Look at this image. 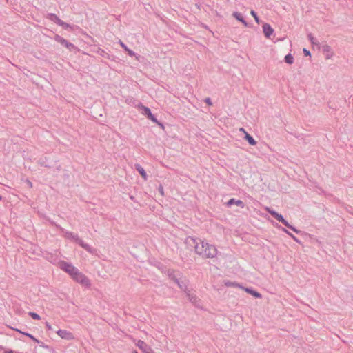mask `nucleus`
<instances>
[{
	"mask_svg": "<svg viewBox=\"0 0 353 353\" xmlns=\"http://www.w3.org/2000/svg\"><path fill=\"white\" fill-rule=\"evenodd\" d=\"M185 243L188 247L194 248L195 252L204 258H214L217 255L216 247L201 239L188 236Z\"/></svg>",
	"mask_w": 353,
	"mask_h": 353,
	"instance_id": "f257e3e1",
	"label": "nucleus"
},
{
	"mask_svg": "<svg viewBox=\"0 0 353 353\" xmlns=\"http://www.w3.org/2000/svg\"><path fill=\"white\" fill-rule=\"evenodd\" d=\"M57 228H59L61 232L63 234L65 238L68 239L72 240L78 243L81 248L85 249L90 253L93 252L92 248L87 243H85L81 239H80L77 234L73 233L72 232L66 231L64 228H61L59 225H57Z\"/></svg>",
	"mask_w": 353,
	"mask_h": 353,
	"instance_id": "f03ea898",
	"label": "nucleus"
},
{
	"mask_svg": "<svg viewBox=\"0 0 353 353\" xmlns=\"http://www.w3.org/2000/svg\"><path fill=\"white\" fill-rule=\"evenodd\" d=\"M142 110V114L145 115L148 119L151 120L152 122L157 123L158 125L161 127H163V125L162 123L159 122L156 117L152 113L150 109L146 106H144L143 105H141L140 107Z\"/></svg>",
	"mask_w": 353,
	"mask_h": 353,
	"instance_id": "7ed1b4c3",
	"label": "nucleus"
},
{
	"mask_svg": "<svg viewBox=\"0 0 353 353\" xmlns=\"http://www.w3.org/2000/svg\"><path fill=\"white\" fill-rule=\"evenodd\" d=\"M60 268L68 273L71 276L74 275L75 273L79 270L77 268L65 261H61L59 263Z\"/></svg>",
	"mask_w": 353,
	"mask_h": 353,
	"instance_id": "20e7f679",
	"label": "nucleus"
},
{
	"mask_svg": "<svg viewBox=\"0 0 353 353\" xmlns=\"http://www.w3.org/2000/svg\"><path fill=\"white\" fill-rule=\"evenodd\" d=\"M72 278L83 285H90V283L88 277H86L82 272H79V270H78L74 275L72 276Z\"/></svg>",
	"mask_w": 353,
	"mask_h": 353,
	"instance_id": "39448f33",
	"label": "nucleus"
},
{
	"mask_svg": "<svg viewBox=\"0 0 353 353\" xmlns=\"http://www.w3.org/2000/svg\"><path fill=\"white\" fill-rule=\"evenodd\" d=\"M167 274L168 277L175 283H176L180 279L183 278L181 274L179 272H176L174 270H168L167 271Z\"/></svg>",
	"mask_w": 353,
	"mask_h": 353,
	"instance_id": "423d86ee",
	"label": "nucleus"
},
{
	"mask_svg": "<svg viewBox=\"0 0 353 353\" xmlns=\"http://www.w3.org/2000/svg\"><path fill=\"white\" fill-rule=\"evenodd\" d=\"M54 40L68 49H71L74 47V46L72 43L68 41L66 39H65L64 38L58 34L55 35Z\"/></svg>",
	"mask_w": 353,
	"mask_h": 353,
	"instance_id": "0eeeda50",
	"label": "nucleus"
},
{
	"mask_svg": "<svg viewBox=\"0 0 353 353\" xmlns=\"http://www.w3.org/2000/svg\"><path fill=\"white\" fill-rule=\"evenodd\" d=\"M136 345L144 353H154V351L143 341L139 340Z\"/></svg>",
	"mask_w": 353,
	"mask_h": 353,
	"instance_id": "6e6552de",
	"label": "nucleus"
},
{
	"mask_svg": "<svg viewBox=\"0 0 353 353\" xmlns=\"http://www.w3.org/2000/svg\"><path fill=\"white\" fill-rule=\"evenodd\" d=\"M263 32L266 38L270 39L274 33V29L269 23H265L263 25Z\"/></svg>",
	"mask_w": 353,
	"mask_h": 353,
	"instance_id": "1a4fd4ad",
	"label": "nucleus"
},
{
	"mask_svg": "<svg viewBox=\"0 0 353 353\" xmlns=\"http://www.w3.org/2000/svg\"><path fill=\"white\" fill-rule=\"evenodd\" d=\"M185 293H186V296L188 297V300L192 303H193L195 306L199 307V301H198L196 296L194 295V294L190 293V291H188Z\"/></svg>",
	"mask_w": 353,
	"mask_h": 353,
	"instance_id": "9d476101",
	"label": "nucleus"
},
{
	"mask_svg": "<svg viewBox=\"0 0 353 353\" xmlns=\"http://www.w3.org/2000/svg\"><path fill=\"white\" fill-rule=\"evenodd\" d=\"M57 334L62 339H72V333L65 330H59Z\"/></svg>",
	"mask_w": 353,
	"mask_h": 353,
	"instance_id": "9b49d317",
	"label": "nucleus"
},
{
	"mask_svg": "<svg viewBox=\"0 0 353 353\" xmlns=\"http://www.w3.org/2000/svg\"><path fill=\"white\" fill-rule=\"evenodd\" d=\"M134 168L145 180H147L148 175L146 174V172L140 164L136 163L134 165Z\"/></svg>",
	"mask_w": 353,
	"mask_h": 353,
	"instance_id": "f8f14e48",
	"label": "nucleus"
},
{
	"mask_svg": "<svg viewBox=\"0 0 353 353\" xmlns=\"http://www.w3.org/2000/svg\"><path fill=\"white\" fill-rule=\"evenodd\" d=\"M232 16L239 21L241 22L244 26L245 27H248L249 25L248 23L246 22V21L244 19L243 17L242 16V14L238 12H234L232 13Z\"/></svg>",
	"mask_w": 353,
	"mask_h": 353,
	"instance_id": "ddd939ff",
	"label": "nucleus"
},
{
	"mask_svg": "<svg viewBox=\"0 0 353 353\" xmlns=\"http://www.w3.org/2000/svg\"><path fill=\"white\" fill-rule=\"evenodd\" d=\"M236 205L238 206H240L241 208H243L244 206H245V204L244 203L241 201V200H236L235 199L232 198V199H230L228 202H227V206L228 207H230L231 205Z\"/></svg>",
	"mask_w": 353,
	"mask_h": 353,
	"instance_id": "4468645a",
	"label": "nucleus"
},
{
	"mask_svg": "<svg viewBox=\"0 0 353 353\" xmlns=\"http://www.w3.org/2000/svg\"><path fill=\"white\" fill-rule=\"evenodd\" d=\"M322 50L324 53H326L325 57L327 59H330L333 56V52L331 51V48L330 46L325 44L323 46Z\"/></svg>",
	"mask_w": 353,
	"mask_h": 353,
	"instance_id": "2eb2a0df",
	"label": "nucleus"
},
{
	"mask_svg": "<svg viewBox=\"0 0 353 353\" xmlns=\"http://www.w3.org/2000/svg\"><path fill=\"white\" fill-rule=\"evenodd\" d=\"M268 211L278 221L281 222V221H284V217L283 216L282 214L278 213L277 212H276L273 210H270V209H268Z\"/></svg>",
	"mask_w": 353,
	"mask_h": 353,
	"instance_id": "dca6fc26",
	"label": "nucleus"
},
{
	"mask_svg": "<svg viewBox=\"0 0 353 353\" xmlns=\"http://www.w3.org/2000/svg\"><path fill=\"white\" fill-rule=\"evenodd\" d=\"M176 284L181 290L185 292H188L187 281L185 279L182 278L176 283Z\"/></svg>",
	"mask_w": 353,
	"mask_h": 353,
	"instance_id": "f3484780",
	"label": "nucleus"
},
{
	"mask_svg": "<svg viewBox=\"0 0 353 353\" xmlns=\"http://www.w3.org/2000/svg\"><path fill=\"white\" fill-rule=\"evenodd\" d=\"M47 18L50 21L56 23L57 25H59L60 22L61 21V20L55 14L53 13H48Z\"/></svg>",
	"mask_w": 353,
	"mask_h": 353,
	"instance_id": "a211bd4d",
	"label": "nucleus"
},
{
	"mask_svg": "<svg viewBox=\"0 0 353 353\" xmlns=\"http://www.w3.org/2000/svg\"><path fill=\"white\" fill-rule=\"evenodd\" d=\"M245 292H247L248 294L252 295L255 298H261V294L254 290L252 288H245Z\"/></svg>",
	"mask_w": 353,
	"mask_h": 353,
	"instance_id": "6ab92c4d",
	"label": "nucleus"
},
{
	"mask_svg": "<svg viewBox=\"0 0 353 353\" xmlns=\"http://www.w3.org/2000/svg\"><path fill=\"white\" fill-rule=\"evenodd\" d=\"M245 139L251 145H255L256 144V141L247 132H245Z\"/></svg>",
	"mask_w": 353,
	"mask_h": 353,
	"instance_id": "aec40b11",
	"label": "nucleus"
},
{
	"mask_svg": "<svg viewBox=\"0 0 353 353\" xmlns=\"http://www.w3.org/2000/svg\"><path fill=\"white\" fill-rule=\"evenodd\" d=\"M119 43L121 45V46L124 49V50L128 52V54L130 57H134L135 55L134 52L132 51V50L129 49L127 47V46L124 43H123L121 41H119Z\"/></svg>",
	"mask_w": 353,
	"mask_h": 353,
	"instance_id": "412c9836",
	"label": "nucleus"
},
{
	"mask_svg": "<svg viewBox=\"0 0 353 353\" xmlns=\"http://www.w3.org/2000/svg\"><path fill=\"white\" fill-rule=\"evenodd\" d=\"M16 331L17 332H19L20 333H21L22 334L25 335V336H27L28 337H29L30 339H32L33 341H34L35 343H39V340H38L37 339H36L33 335L28 333V332H22L18 329H16Z\"/></svg>",
	"mask_w": 353,
	"mask_h": 353,
	"instance_id": "4be33fe9",
	"label": "nucleus"
},
{
	"mask_svg": "<svg viewBox=\"0 0 353 353\" xmlns=\"http://www.w3.org/2000/svg\"><path fill=\"white\" fill-rule=\"evenodd\" d=\"M284 60L286 63L292 64L294 62V57L290 53H289L287 55H285Z\"/></svg>",
	"mask_w": 353,
	"mask_h": 353,
	"instance_id": "5701e85b",
	"label": "nucleus"
},
{
	"mask_svg": "<svg viewBox=\"0 0 353 353\" xmlns=\"http://www.w3.org/2000/svg\"><path fill=\"white\" fill-rule=\"evenodd\" d=\"M250 14L254 17L256 23H258V24H260L261 20L259 19L256 12L255 11H254V10H251Z\"/></svg>",
	"mask_w": 353,
	"mask_h": 353,
	"instance_id": "b1692460",
	"label": "nucleus"
},
{
	"mask_svg": "<svg viewBox=\"0 0 353 353\" xmlns=\"http://www.w3.org/2000/svg\"><path fill=\"white\" fill-rule=\"evenodd\" d=\"M225 285L228 287H233V286H239V287H241V285L236 283H234V282H232V281H228L225 283Z\"/></svg>",
	"mask_w": 353,
	"mask_h": 353,
	"instance_id": "393cba45",
	"label": "nucleus"
},
{
	"mask_svg": "<svg viewBox=\"0 0 353 353\" xmlns=\"http://www.w3.org/2000/svg\"><path fill=\"white\" fill-rule=\"evenodd\" d=\"M29 316H30L33 319H35V320H39L40 319V316L35 313V312H30L28 313Z\"/></svg>",
	"mask_w": 353,
	"mask_h": 353,
	"instance_id": "a878e982",
	"label": "nucleus"
},
{
	"mask_svg": "<svg viewBox=\"0 0 353 353\" xmlns=\"http://www.w3.org/2000/svg\"><path fill=\"white\" fill-rule=\"evenodd\" d=\"M59 26H60L63 27V28H65V29H67V28H70V26L68 23H67L64 22V21H63L62 20H61V21L60 22V23H59Z\"/></svg>",
	"mask_w": 353,
	"mask_h": 353,
	"instance_id": "bb28decb",
	"label": "nucleus"
},
{
	"mask_svg": "<svg viewBox=\"0 0 353 353\" xmlns=\"http://www.w3.org/2000/svg\"><path fill=\"white\" fill-rule=\"evenodd\" d=\"M307 37L309 39V40L310 41V42L312 43V44H316V41H315V38L313 37V35L310 33L308 35H307Z\"/></svg>",
	"mask_w": 353,
	"mask_h": 353,
	"instance_id": "cd10ccee",
	"label": "nucleus"
},
{
	"mask_svg": "<svg viewBox=\"0 0 353 353\" xmlns=\"http://www.w3.org/2000/svg\"><path fill=\"white\" fill-rule=\"evenodd\" d=\"M281 223H282L285 226H286L288 228H290L292 226V225H290L285 219L284 221H281Z\"/></svg>",
	"mask_w": 353,
	"mask_h": 353,
	"instance_id": "c85d7f7f",
	"label": "nucleus"
},
{
	"mask_svg": "<svg viewBox=\"0 0 353 353\" xmlns=\"http://www.w3.org/2000/svg\"><path fill=\"white\" fill-rule=\"evenodd\" d=\"M158 190L159 192H160V194L163 196L164 195V191H163V188L162 186V185H160L158 188Z\"/></svg>",
	"mask_w": 353,
	"mask_h": 353,
	"instance_id": "c756f323",
	"label": "nucleus"
},
{
	"mask_svg": "<svg viewBox=\"0 0 353 353\" xmlns=\"http://www.w3.org/2000/svg\"><path fill=\"white\" fill-rule=\"evenodd\" d=\"M41 347L46 348V349H50V347L48 345H46L43 343V342L39 341V343H38Z\"/></svg>",
	"mask_w": 353,
	"mask_h": 353,
	"instance_id": "7c9ffc66",
	"label": "nucleus"
},
{
	"mask_svg": "<svg viewBox=\"0 0 353 353\" xmlns=\"http://www.w3.org/2000/svg\"><path fill=\"white\" fill-rule=\"evenodd\" d=\"M303 53H304V55L306 57L311 55L310 52L309 50H307L306 48H303Z\"/></svg>",
	"mask_w": 353,
	"mask_h": 353,
	"instance_id": "2f4dec72",
	"label": "nucleus"
},
{
	"mask_svg": "<svg viewBox=\"0 0 353 353\" xmlns=\"http://www.w3.org/2000/svg\"><path fill=\"white\" fill-rule=\"evenodd\" d=\"M204 101L209 105H211L212 103V101H211V99L208 97L206 98Z\"/></svg>",
	"mask_w": 353,
	"mask_h": 353,
	"instance_id": "473e14b6",
	"label": "nucleus"
},
{
	"mask_svg": "<svg viewBox=\"0 0 353 353\" xmlns=\"http://www.w3.org/2000/svg\"><path fill=\"white\" fill-rule=\"evenodd\" d=\"M289 229L293 230L294 232H295L296 233H300L301 231L300 230H298L297 229H296L294 226H291Z\"/></svg>",
	"mask_w": 353,
	"mask_h": 353,
	"instance_id": "72a5a7b5",
	"label": "nucleus"
},
{
	"mask_svg": "<svg viewBox=\"0 0 353 353\" xmlns=\"http://www.w3.org/2000/svg\"><path fill=\"white\" fill-rule=\"evenodd\" d=\"M282 230H283V231L284 232H285L286 234H288L289 236H290L291 237H292V236H293V234H292V233H290V232H288L286 229L283 228Z\"/></svg>",
	"mask_w": 353,
	"mask_h": 353,
	"instance_id": "f704fd0d",
	"label": "nucleus"
},
{
	"mask_svg": "<svg viewBox=\"0 0 353 353\" xmlns=\"http://www.w3.org/2000/svg\"><path fill=\"white\" fill-rule=\"evenodd\" d=\"M46 328L48 330H52V326L48 323L46 322Z\"/></svg>",
	"mask_w": 353,
	"mask_h": 353,
	"instance_id": "c9c22d12",
	"label": "nucleus"
},
{
	"mask_svg": "<svg viewBox=\"0 0 353 353\" xmlns=\"http://www.w3.org/2000/svg\"><path fill=\"white\" fill-rule=\"evenodd\" d=\"M5 353H13V351L10 350L5 352Z\"/></svg>",
	"mask_w": 353,
	"mask_h": 353,
	"instance_id": "e433bc0d",
	"label": "nucleus"
},
{
	"mask_svg": "<svg viewBox=\"0 0 353 353\" xmlns=\"http://www.w3.org/2000/svg\"><path fill=\"white\" fill-rule=\"evenodd\" d=\"M294 241H296V242H298V239L293 235V236L292 237Z\"/></svg>",
	"mask_w": 353,
	"mask_h": 353,
	"instance_id": "4c0bfd02",
	"label": "nucleus"
},
{
	"mask_svg": "<svg viewBox=\"0 0 353 353\" xmlns=\"http://www.w3.org/2000/svg\"><path fill=\"white\" fill-rule=\"evenodd\" d=\"M240 131L243 132L244 133H245V130H244L243 128H241L240 129Z\"/></svg>",
	"mask_w": 353,
	"mask_h": 353,
	"instance_id": "58836bf2",
	"label": "nucleus"
},
{
	"mask_svg": "<svg viewBox=\"0 0 353 353\" xmlns=\"http://www.w3.org/2000/svg\"><path fill=\"white\" fill-rule=\"evenodd\" d=\"M132 353H138L137 350H134Z\"/></svg>",
	"mask_w": 353,
	"mask_h": 353,
	"instance_id": "ea45409f",
	"label": "nucleus"
},
{
	"mask_svg": "<svg viewBox=\"0 0 353 353\" xmlns=\"http://www.w3.org/2000/svg\"><path fill=\"white\" fill-rule=\"evenodd\" d=\"M28 185H32L31 182L29 181Z\"/></svg>",
	"mask_w": 353,
	"mask_h": 353,
	"instance_id": "a19ab883",
	"label": "nucleus"
},
{
	"mask_svg": "<svg viewBox=\"0 0 353 353\" xmlns=\"http://www.w3.org/2000/svg\"><path fill=\"white\" fill-rule=\"evenodd\" d=\"M1 199H2V197H1V196L0 195V201L1 200Z\"/></svg>",
	"mask_w": 353,
	"mask_h": 353,
	"instance_id": "79ce46f5",
	"label": "nucleus"
},
{
	"mask_svg": "<svg viewBox=\"0 0 353 353\" xmlns=\"http://www.w3.org/2000/svg\"><path fill=\"white\" fill-rule=\"evenodd\" d=\"M230 0H227V1H229Z\"/></svg>",
	"mask_w": 353,
	"mask_h": 353,
	"instance_id": "37998d69",
	"label": "nucleus"
},
{
	"mask_svg": "<svg viewBox=\"0 0 353 353\" xmlns=\"http://www.w3.org/2000/svg\"><path fill=\"white\" fill-rule=\"evenodd\" d=\"M352 214H353V212H352Z\"/></svg>",
	"mask_w": 353,
	"mask_h": 353,
	"instance_id": "c03bdc74",
	"label": "nucleus"
}]
</instances>
